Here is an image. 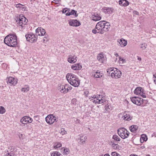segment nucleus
<instances>
[{"label":"nucleus","instance_id":"1","mask_svg":"<svg viewBox=\"0 0 156 156\" xmlns=\"http://www.w3.org/2000/svg\"><path fill=\"white\" fill-rule=\"evenodd\" d=\"M110 27V25L109 22L105 20L101 21L97 23L95 29L92 30V32L94 34H103L109 30Z\"/></svg>","mask_w":156,"mask_h":156},{"label":"nucleus","instance_id":"2","mask_svg":"<svg viewBox=\"0 0 156 156\" xmlns=\"http://www.w3.org/2000/svg\"><path fill=\"white\" fill-rule=\"evenodd\" d=\"M5 43L9 46L14 47L17 45V37L15 34H10L4 39Z\"/></svg>","mask_w":156,"mask_h":156},{"label":"nucleus","instance_id":"3","mask_svg":"<svg viewBox=\"0 0 156 156\" xmlns=\"http://www.w3.org/2000/svg\"><path fill=\"white\" fill-rule=\"evenodd\" d=\"M66 78L69 83L75 87H78L80 85V81L74 74L71 73H68Z\"/></svg>","mask_w":156,"mask_h":156},{"label":"nucleus","instance_id":"4","mask_svg":"<svg viewBox=\"0 0 156 156\" xmlns=\"http://www.w3.org/2000/svg\"><path fill=\"white\" fill-rule=\"evenodd\" d=\"M107 72L111 74V76L112 78L117 79L120 78L122 75V73L116 68H110L108 69Z\"/></svg>","mask_w":156,"mask_h":156},{"label":"nucleus","instance_id":"5","mask_svg":"<svg viewBox=\"0 0 156 156\" xmlns=\"http://www.w3.org/2000/svg\"><path fill=\"white\" fill-rule=\"evenodd\" d=\"M119 135L122 139L127 138L129 136V133L125 128H121L117 130Z\"/></svg>","mask_w":156,"mask_h":156},{"label":"nucleus","instance_id":"6","mask_svg":"<svg viewBox=\"0 0 156 156\" xmlns=\"http://www.w3.org/2000/svg\"><path fill=\"white\" fill-rule=\"evenodd\" d=\"M27 22L28 20L24 16H22V17L20 16V17L16 20L17 23L22 27H23Z\"/></svg>","mask_w":156,"mask_h":156},{"label":"nucleus","instance_id":"7","mask_svg":"<svg viewBox=\"0 0 156 156\" xmlns=\"http://www.w3.org/2000/svg\"><path fill=\"white\" fill-rule=\"evenodd\" d=\"M25 37L27 41L30 43L36 42L37 41L36 36L32 33H31L26 35Z\"/></svg>","mask_w":156,"mask_h":156},{"label":"nucleus","instance_id":"8","mask_svg":"<svg viewBox=\"0 0 156 156\" xmlns=\"http://www.w3.org/2000/svg\"><path fill=\"white\" fill-rule=\"evenodd\" d=\"M68 87L67 84H65L64 85L59 84L58 85L57 89L61 93L66 94L68 92Z\"/></svg>","mask_w":156,"mask_h":156},{"label":"nucleus","instance_id":"9","mask_svg":"<svg viewBox=\"0 0 156 156\" xmlns=\"http://www.w3.org/2000/svg\"><path fill=\"white\" fill-rule=\"evenodd\" d=\"M132 102L137 105L140 106L143 103V99L136 97H132L131 98Z\"/></svg>","mask_w":156,"mask_h":156},{"label":"nucleus","instance_id":"10","mask_svg":"<svg viewBox=\"0 0 156 156\" xmlns=\"http://www.w3.org/2000/svg\"><path fill=\"white\" fill-rule=\"evenodd\" d=\"M134 93L136 94L140 95L143 98L146 97L145 94L144 93L143 89L141 87H136L134 90Z\"/></svg>","mask_w":156,"mask_h":156},{"label":"nucleus","instance_id":"11","mask_svg":"<svg viewBox=\"0 0 156 156\" xmlns=\"http://www.w3.org/2000/svg\"><path fill=\"white\" fill-rule=\"evenodd\" d=\"M46 122L47 123L51 124L56 120V117L52 115H48L45 118Z\"/></svg>","mask_w":156,"mask_h":156},{"label":"nucleus","instance_id":"12","mask_svg":"<svg viewBox=\"0 0 156 156\" xmlns=\"http://www.w3.org/2000/svg\"><path fill=\"white\" fill-rule=\"evenodd\" d=\"M33 121L32 119L29 116H25L20 120V122L23 124H27L30 123Z\"/></svg>","mask_w":156,"mask_h":156},{"label":"nucleus","instance_id":"13","mask_svg":"<svg viewBox=\"0 0 156 156\" xmlns=\"http://www.w3.org/2000/svg\"><path fill=\"white\" fill-rule=\"evenodd\" d=\"M97 59L100 62L102 63L106 60V57L103 53H101L98 54L97 56Z\"/></svg>","mask_w":156,"mask_h":156},{"label":"nucleus","instance_id":"14","mask_svg":"<svg viewBox=\"0 0 156 156\" xmlns=\"http://www.w3.org/2000/svg\"><path fill=\"white\" fill-rule=\"evenodd\" d=\"M16 80L12 77H9L7 78V83L10 85H15L17 83Z\"/></svg>","mask_w":156,"mask_h":156},{"label":"nucleus","instance_id":"15","mask_svg":"<svg viewBox=\"0 0 156 156\" xmlns=\"http://www.w3.org/2000/svg\"><path fill=\"white\" fill-rule=\"evenodd\" d=\"M68 61L70 63H74L77 61V56L74 55H69L67 59Z\"/></svg>","mask_w":156,"mask_h":156},{"label":"nucleus","instance_id":"16","mask_svg":"<svg viewBox=\"0 0 156 156\" xmlns=\"http://www.w3.org/2000/svg\"><path fill=\"white\" fill-rule=\"evenodd\" d=\"M69 25L72 26L78 27L80 25V23L76 20H73L69 21Z\"/></svg>","mask_w":156,"mask_h":156},{"label":"nucleus","instance_id":"17","mask_svg":"<svg viewBox=\"0 0 156 156\" xmlns=\"http://www.w3.org/2000/svg\"><path fill=\"white\" fill-rule=\"evenodd\" d=\"M36 33L39 36H43L46 33L45 30L41 27L38 28L36 30Z\"/></svg>","mask_w":156,"mask_h":156},{"label":"nucleus","instance_id":"18","mask_svg":"<svg viewBox=\"0 0 156 156\" xmlns=\"http://www.w3.org/2000/svg\"><path fill=\"white\" fill-rule=\"evenodd\" d=\"M114 9L112 8L105 7L103 9V11L106 14H109L113 12Z\"/></svg>","mask_w":156,"mask_h":156},{"label":"nucleus","instance_id":"19","mask_svg":"<svg viewBox=\"0 0 156 156\" xmlns=\"http://www.w3.org/2000/svg\"><path fill=\"white\" fill-rule=\"evenodd\" d=\"M122 118L125 120L129 121L132 119V117L131 116L128 112L127 113L126 112H125L124 116H122Z\"/></svg>","mask_w":156,"mask_h":156},{"label":"nucleus","instance_id":"20","mask_svg":"<svg viewBox=\"0 0 156 156\" xmlns=\"http://www.w3.org/2000/svg\"><path fill=\"white\" fill-rule=\"evenodd\" d=\"M82 68V66L80 63L74 64L71 66V68L74 70H80Z\"/></svg>","mask_w":156,"mask_h":156},{"label":"nucleus","instance_id":"21","mask_svg":"<svg viewBox=\"0 0 156 156\" xmlns=\"http://www.w3.org/2000/svg\"><path fill=\"white\" fill-rule=\"evenodd\" d=\"M118 42L121 47L125 46L127 44V42L122 38L118 40Z\"/></svg>","mask_w":156,"mask_h":156},{"label":"nucleus","instance_id":"22","mask_svg":"<svg viewBox=\"0 0 156 156\" xmlns=\"http://www.w3.org/2000/svg\"><path fill=\"white\" fill-rule=\"evenodd\" d=\"M96 98L98 100V104H101L106 101L105 99L102 97V95H99Z\"/></svg>","mask_w":156,"mask_h":156},{"label":"nucleus","instance_id":"23","mask_svg":"<svg viewBox=\"0 0 156 156\" xmlns=\"http://www.w3.org/2000/svg\"><path fill=\"white\" fill-rule=\"evenodd\" d=\"M92 20L95 21L99 20L101 19V17L100 16V15L98 14L94 13L92 15Z\"/></svg>","mask_w":156,"mask_h":156},{"label":"nucleus","instance_id":"24","mask_svg":"<svg viewBox=\"0 0 156 156\" xmlns=\"http://www.w3.org/2000/svg\"><path fill=\"white\" fill-rule=\"evenodd\" d=\"M80 144L81 145L85 144L86 140L87 139V136L85 135H80Z\"/></svg>","mask_w":156,"mask_h":156},{"label":"nucleus","instance_id":"25","mask_svg":"<svg viewBox=\"0 0 156 156\" xmlns=\"http://www.w3.org/2000/svg\"><path fill=\"white\" fill-rule=\"evenodd\" d=\"M119 4L123 6H126L129 5V2L126 0H120L119 2Z\"/></svg>","mask_w":156,"mask_h":156},{"label":"nucleus","instance_id":"26","mask_svg":"<svg viewBox=\"0 0 156 156\" xmlns=\"http://www.w3.org/2000/svg\"><path fill=\"white\" fill-rule=\"evenodd\" d=\"M103 75V74L102 72L97 71L94 74H92V76L95 78H100Z\"/></svg>","mask_w":156,"mask_h":156},{"label":"nucleus","instance_id":"27","mask_svg":"<svg viewBox=\"0 0 156 156\" xmlns=\"http://www.w3.org/2000/svg\"><path fill=\"white\" fill-rule=\"evenodd\" d=\"M98 95H94L93 97H91L89 98L90 99V101H92L95 104H98V100L97 99L96 97H97Z\"/></svg>","mask_w":156,"mask_h":156},{"label":"nucleus","instance_id":"28","mask_svg":"<svg viewBox=\"0 0 156 156\" xmlns=\"http://www.w3.org/2000/svg\"><path fill=\"white\" fill-rule=\"evenodd\" d=\"M138 127L136 125H132L129 127V129L132 132L135 133L136 132Z\"/></svg>","mask_w":156,"mask_h":156},{"label":"nucleus","instance_id":"29","mask_svg":"<svg viewBox=\"0 0 156 156\" xmlns=\"http://www.w3.org/2000/svg\"><path fill=\"white\" fill-rule=\"evenodd\" d=\"M109 143V144L114 149H116L118 148L119 145L118 144L115 143L114 141H111Z\"/></svg>","mask_w":156,"mask_h":156},{"label":"nucleus","instance_id":"30","mask_svg":"<svg viewBox=\"0 0 156 156\" xmlns=\"http://www.w3.org/2000/svg\"><path fill=\"white\" fill-rule=\"evenodd\" d=\"M67 14L66 15L67 16H69L72 15H75V16L76 17L78 16L76 14V11L74 10H72L71 11H69Z\"/></svg>","mask_w":156,"mask_h":156},{"label":"nucleus","instance_id":"31","mask_svg":"<svg viewBox=\"0 0 156 156\" xmlns=\"http://www.w3.org/2000/svg\"><path fill=\"white\" fill-rule=\"evenodd\" d=\"M147 138L145 135L143 134L141 136V138L140 139V141L141 143H143L144 141L147 140Z\"/></svg>","mask_w":156,"mask_h":156},{"label":"nucleus","instance_id":"32","mask_svg":"<svg viewBox=\"0 0 156 156\" xmlns=\"http://www.w3.org/2000/svg\"><path fill=\"white\" fill-rule=\"evenodd\" d=\"M112 139L116 141H119L121 140L119 137L115 134L113 135Z\"/></svg>","mask_w":156,"mask_h":156},{"label":"nucleus","instance_id":"33","mask_svg":"<svg viewBox=\"0 0 156 156\" xmlns=\"http://www.w3.org/2000/svg\"><path fill=\"white\" fill-rule=\"evenodd\" d=\"M51 156H62V154L57 151L53 152L51 154Z\"/></svg>","mask_w":156,"mask_h":156},{"label":"nucleus","instance_id":"34","mask_svg":"<svg viewBox=\"0 0 156 156\" xmlns=\"http://www.w3.org/2000/svg\"><path fill=\"white\" fill-rule=\"evenodd\" d=\"M62 150H63V153L64 154L67 155L69 153V150L66 148H64L63 150V149H62Z\"/></svg>","mask_w":156,"mask_h":156},{"label":"nucleus","instance_id":"35","mask_svg":"<svg viewBox=\"0 0 156 156\" xmlns=\"http://www.w3.org/2000/svg\"><path fill=\"white\" fill-rule=\"evenodd\" d=\"M5 110L3 107H0V113L3 114L5 113Z\"/></svg>","mask_w":156,"mask_h":156},{"label":"nucleus","instance_id":"36","mask_svg":"<svg viewBox=\"0 0 156 156\" xmlns=\"http://www.w3.org/2000/svg\"><path fill=\"white\" fill-rule=\"evenodd\" d=\"M60 133L62 135H63L66 133V131L65 130L64 128H61L60 131Z\"/></svg>","mask_w":156,"mask_h":156},{"label":"nucleus","instance_id":"37","mask_svg":"<svg viewBox=\"0 0 156 156\" xmlns=\"http://www.w3.org/2000/svg\"><path fill=\"white\" fill-rule=\"evenodd\" d=\"M29 90V87H27L26 88H23L21 89L22 91L27 92Z\"/></svg>","mask_w":156,"mask_h":156},{"label":"nucleus","instance_id":"38","mask_svg":"<svg viewBox=\"0 0 156 156\" xmlns=\"http://www.w3.org/2000/svg\"><path fill=\"white\" fill-rule=\"evenodd\" d=\"M89 93V92L88 90H84L83 92L84 95L86 97H88Z\"/></svg>","mask_w":156,"mask_h":156},{"label":"nucleus","instance_id":"39","mask_svg":"<svg viewBox=\"0 0 156 156\" xmlns=\"http://www.w3.org/2000/svg\"><path fill=\"white\" fill-rule=\"evenodd\" d=\"M48 38L47 37H43V39H42V41L44 42L45 43L46 42H47L48 41Z\"/></svg>","mask_w":156,"mask_h":156},{"label":"nucleus","instance_id":"40","mask_svg":"<svg viewBox=\"0 0 156 156\" xmlns=\"http://www.w3.org/2000/svg\"><path fill=\"white\" fill-rule=\"evenodd\" d=\"M70 11V10L69 9H63V10L62 11V13H65L66 15H66L67 14V13H68V12H69V11Z\"/></svg>","mask_w":156,"mask_h":156},{"label":"nucleus","instance_id":"41","mask_svg":"<svg viewBox=\"0 0 156 156\" xmlns=\"http://www.w3.org/2000/svg\"><path fill=\"white\" fill-rule=\"evenodd\" d=\"M111 155L112 156H120V155L119 154L115 152H112L111 153Z\"/></svg>","mask_w":156,"mask_h":156},{"label":"nucleus","instance_id":"42","mask_svg":"<svg viewBox=\"0 0 156 156\" xmlns=\"http://www.w3.org/2000/svg\"><path fill=\"white\" fill-rule=\"evenodd\" d=\"M62 146V144L60 143H58L56 145H55L54 147L55 148H57Z\"/></svg>","mask_w":156,"mask_h":156},{"label":"nucleus","instance_id":"43","mask_svg":"<svg viewBox=\"0 0 156 156\" xmlns=\"http://www.w3.org/2000/svg\"><path fill=\"white\" fill-rule=\"evenodd\" d=\"M146 45L147 46L146 44H145V43L144 44H141V46L140 47V48L143 49H145L146 48Z\"/></svg>","mask_w":156,"mask_h":156},{"label":"nucleus","instance_id":"44","mask_svg":"<svg viewBox=\"0 0 156 156\" xmlns=\"http://www.w3.org/2000/svg\"><path fill=\"white\" fill-rule=\"evenodd\" d=\"M21 5L22 6V5H23L20 3H19V4L16 5V7L17 8H21V7H20Z\"/></svg>","mask_w":156,"mask_h":156},{"label":"nucleus","instance_id":"45","mask_svg":"<svg viewBox=\"0 0 156 156\" xmlns=\"http://www.w3.org/2000/svg\"><path fill=\"white\" fill-rule=\"evenodd\" d=\"M133 14H135V15H139V13L137 11H134L133 12Z\"/></svg>","mask_w":156,"mask_h":156},{"label":"nucleus","instance_id":"46","mask_svg":"<svg viewBox=\"0 0 156 156\" xmlns=\"http://www.w3.org/2000/svg\"><path fill=\"white\" fill-rule=\"evenodd\" d=\"M4 156H14V155H12V154H10L9 153L6 154Z\"/></svg>","mask_w":156,"mask_h":156},{"label":"nucleus","instance_id":"47","mask_svg":"<svg viewBox=\"0 0 156 156\" xmlns=\"http://www.w3.org/2000/svg\"><path fill=\"white\" fill-rule=\"evenodd\" d=\"M119 60L120 61H122V62H123L125 61V60L124 59L122 58L119 57Z\"/></svg>","mask_w":156,"mask_h":156},{"label":"nucleus","instance_id":"48","mask_svg":"<svg viewBox=\"0 0 156 156\" xmlns=\"http://www.w3.org/2000/svg\"><path fill=\"white\" fill-rule=\"evenodd\" d=\"M67 85H68V90H71L72 88V87L71 86H70L69 84H67Z\"/></svg>","mask_w":156,"mask_h":156},{"label":"nucleus","instance_id":"49","mask_svg":"<svg viewBox=\"0 0 156 156\" xmlns=\"http://www.w3.org/2000/svg\"><path fill=\"white\" fill-rule=\"evenodd\" d=\"M129 156H138L137 155L134 154H131Z\"/></svg>","mask_w":156,"mask_h":156},{"label":"nucleus","instance_id":"50","mask_svg":"<svg viewBox=\"0 0 156 156\" xmlns=\"http://www.w3.org/2000/svg\"><path fill=\"white\" fill-rule=\"evenodd\" d=\"M35 0H30V2H31V4H33V3H34V2L35 1Z\"/></svg>","mask_w":156,"mask_h":156},{"label":"nucleus","instance_id":"51","mask_svg":"<svg viewBox=\"0 0 156 156\" xmlns=\"http://www.w3.org/2000/svg\"><path fill=\"white\" fill-rule=\"evenodd\" d=\"M115 55L116 57H117V56H119V55H118V53H115V54H114Z\"/></svg>","mask_w":156,"mask_h":156},{"label":"nucleus","instance_id":"52","mask_svg":"<svg viewBox=\"0 0 156 156\" xmlns=\"http://www.w3.org/2000/svg\"><path fill=\"white\" fill-rule=\"evenodd\" d=\"M137 59L139 61H141V58L138 57Z\"/></svg>","mask_w":156,"mask_h":156},{"label":"nucleus","instance_id":"53","mask_svg":"<svg viewBox=\"0 0 156 156\" xmlns=\"http://www.w3.org/2000/svg\"><path fill=\"white\" fill-rule=\"evenodd\" d=\"M153 76L155 78V79H156V73L153 75Z\"/></svg>","mask_w":156,"mask_h":156},{"label":"nucleus","instance_id":"54","mask_svg":"<svg viewBox=\"0 0 156 156\" xmlns=\"http://www.w3.org/2000/svg\"><path fill=\"white\" fill-rule=\"evenodd\" d=\"M23 135L22 134H21L19 136V138H21L22 137Z\"/></svg>","mask_w":156,"mask_h":156},{"label":"nucleus","instance_id":"55","mask_svg":"<svg viewBox=\"0 0 156 156\" xmlns=\"http://www.w3.org/2000/svg\"><path fill=\"white\" fill-rule=\"evenodd\" d=\"M104 156H110V155L108 154H106L104 155Z\"/></svg>","mask_w":156,"mask_h":156},{"label":"nucleus","instance_id":"56","mask_svg":"<svg viewBox=\"0 0 156 156\" xmlns=\"http://www.w3.org/2000/svg\"><path fill=\"white\" fill-rule=\"evenodd\" d=\"M53 0L55 2H58L59 1V0Z\"/></svg>","mask_w":156,"mask_h":156},{"label":"nucleus","instance_id":"57","mask_svg":"<svg viewBox=\"0 0 156 156\" xmlns=\"http://www.w3.org/2000/svg\"><path fill=\"white\" fill-rule=\"evenodd\" d=\"M107 107L108 108H109V106H108Z\"/></svg>","mask_w":156,"mask_h":156}]
</instances>
